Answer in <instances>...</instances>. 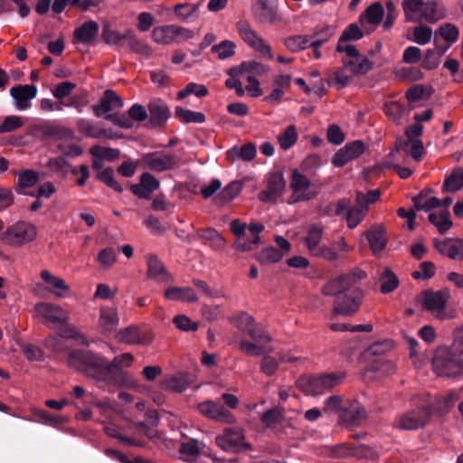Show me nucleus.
<instances>
[{"label": "nucleus", "instance_id": "f257e3e1", "mask_svg": "<svg viewBox=\"0 0 463 463\" xmlns=\"http://www.w3.org/2000/svg\"><path fill=\"white\" fill-rule=\"evenodd\" d=\"M69 363L85 376L102 386H111L110 370L106 357L89 350H75L70 354Z\"/></svg>", "mask_w": 463, "mask_h": 463}, {"label": "nucleus", "instance_id": "f03ea898", "mask_svg": "<svg viewBox=\"0 0 463 463\" xmlns=\"http://www.w3.org/2000/svg\"><path fill=\"white\" fill-rule=\"evenodd\" d=\"M450 298V292L447 288L440 290L426 289L420 294L422 309L432 317L440 320L452 319L455 313L448 310L447 304Z\"/></svg>", "mask_w": 463, "mask_h": 463}, {"label": "nucleus", "instance_id": "7ed1b4c3", "mask_svg": "<svg viewBox=\"0 0 463 463\" xmlns=\"http://www.w3.org/2000/svg\"><path fill=\"white\" fill-rule=\"evenodd\" d=\"M345 373L342 372L321 374L317 376H302L296 384L307 395H319L344 383Z\"/></svg>", "mask_w": 463, "mask_h": 463}, {"label": "nucleus", "instance_id": "20e7f679", "mask_svg": "<svg viewBox=\"0 0 463 463\" xmlns=\"http://www.w3.org/2000/svg\"><path fill=\"white\" fill-rule=\"evenodd\" d=\"M432 367L438 376L456 378L463 374V359L452 349L440 347L434 354Z\"/></svg>", "mask_w": 463, "mask_h": 463}, {"label": "nucleus", "instance_id": "39448f33", "mask_svg": "<svg viewBox=\"0 0 463 463\" xmlns=\"http://www.w3.org/2000/svg\"><path fill=\"white\" fill-rule=\"evenodd\" d=\"M37 236L36 227L26 222H17L9 225L0 235V241L12 247H21L33 241Z\"/></svg>", "mask_w": 463, "mask_h": 463}, {"label": "nucleus", "instance_id": "423d86ee", "mask_svg": "<svg viewBox=\"0 0 463 463\" xmlns=\"http://www.w3.org/2000/svg\"><path fill=\"white\" fill-rule=\"evenodd\" d=\"M179 162L180 157L177 155L165 150L146 153L138 160L143 168L157 173L173 170Z\"/></svg>", "mask_w": 463, "mask_h": 463}, {"label": "nucleus", "instance_id": "0eeeda50", "mask_svg": "<svg viewBox=\"0 0 463 463\" xmlns=\"http://www.w3.org/2000/svg\"><path fill=\"white\" fill-rule=\"evenodd\" d=\"M333 314L344 317H351L355 314L363 302L364 291L361 288H354L342 291L333 296Z\"/></svg>", "mask_w": 463, "mask_h": 463}, {"label": "nucleus", "instance_id": "6e6552de", "mask_svg": "<svg viewBox=\"0 0 463 463\" xmlns=\"http://www.w3.org/2000/svg\"><path fill=\"white\" fill-rule=\"evenodd\" d=\"M366 273L360 268H354L347 273L327 280L321 288L324 296H334L337 293L348 291L354 288V284L364 279Z\"/></svg>", "mask_w": 463, "mask_h": 463}, {"label": "nucleus", "instance_id": "1a4fd4ad", "mask_svg": "<svg viewBox=\"0 0 463 463\" xmlns=\"http://www.w3.org/2000/svg\"><path fill=\"white\" fill-rule=\"evenodd\" d=\"M194 33L191 30L177 25H164L155 27L152 31L153 40L160 44L179 43L191 39Z\"/></svg>", "mask_w": 463, "mask_h": 463}, {"label": "nucleus", "instance_id": "9d476101", "mask_svg": "<svg viewBox=\"0 0 463 463\" xmlns=\"http://www.w3.org/2000/svg\"><path fill=\"white\" fill-rule=\"evenodd\" d=\"M430 417V405L429 403L421 404L417 409L402 414L397 422V427L401 430H412L423 427L429 421Z\"/></svg>", "mask_w": 463, "mask_h": 463}, {"label": "nucleus", "instance_id": "9b49d317", "mask_svg": "<svg viewBox=\"0 0 463 463\" xmlns=\"http://www.w3.org/2000/svg\"><path fill=\"white\" fill-rule=\"evenodd\" d=\"M34 313L43 322L65 325L69 321V313L59 305L42 302L34 307Z\"/></svg>", "mask_w": 463, "mask_h": 463}, {"label": "nucleus", "instance_id": "f8f14e48", "mask_svg": "<svg viewBox=\"0 0 463 463\" xmlns=\"http://www.w3.org/2000/svg\"><path fill=\"white\" fill-rule=\"evenodd\" d=\"M216 444L224 451H239L250 445L245 441L243 430L239 427L227 428L223 434L215 438Z\"/></svg>", "mask_w": 463, "mask_h": 463}, {"label": "nucleus", "instance_id": "ddd939ff", "mask_svg": "<svg viewBox=\"0 0 463 463\" xmlns=\"http://www.w3.org/2000/svg\"><path fill=\"white\" fill-rule=\"evenodd\" d=\"M237 29L241 39L252 49L268 59H273L271 47L248 24L238 23Z\"/></svg>", "mask_w": 463, "mask_h": 463}, {"label": "nucleus", "instance_id": "4468645a", "mask_svg": "<svg viewBox=\"0 0 463 463\" xmlns=\"http://www.w3.org/2000/svg\"><path fill=\"white\" fill-rule=\"evenodd\" d=\"M198 411L203 416L224 424L236 422L235 416L222 404L207 400L197 405Z\"/></svg>", "mask_w": 463, "mask_h": 463}, {"label": "nucleus", "instance_id": "2eb2a0df", "mask_svg": "<svg viewBox=\"0 0 463 463\" xmlns=\"http://www.w3.org/2000/svg\"><path fill=\"white\" fill-rule=\"evenodd\" d=\"M133 359L134 357L131 354L125 353L115 356L112 361H109L111 386H123L128 383L127 374L122 371V368L129 367L133 363Z\"/></svg>", "mask_w": 463, "mask_h": 463}, {"label": "nucleus", "instance_id": "dca6fc26", "mask_svg": "<svg viewBox=\"0 0 463 463\" xmlns=\"http://www.w3.org/2000/svg\"><path fill=\"white\" fill-rule=\"evenodd\" d=\"M310 181L308 178L298 170L292 172L290 180V188L295 196V202L310 201L317 197V192L309 190Z\"/></svg>", "mask_w": 463, "mask_h": 463}, {"label": "nucleus", "instance_id": "f3484780", "mask_svg": "<svg viewBox=\"0 0 463 463\" xmlns=\"http://www.w3.org/2000/svg\"><path fill=\"white\" fill-rule=\"evenodd\" d=\"M366 418L364 408L356 401L348 402L339 415L340 425L348 429L360 425Z\"/></svg>", "mask_w": 463, "mask_h": 463}, {"label": "nucleus", "instance_id": "a211bd4d", "mask_svg": "<svg viewBox=\"0 0 463 463\" xmlns=\"http://www.w3.org/2000/svg\"><path fill=\"white\" fill-rule=\"evenodd\" d=\"M364 150L365 146L361 140L347 143L334 155L332 164L335 167H342L348 162L358 158Z\"/></svg>", "mask_w": 463, "mask_h": 463}, {"label": "nucleus", "instance_id": "6ab92c4d", "mask_svg": "<svg viewBox=\"0 0 463 463\" xmlns=\"http://www.w3.org/2000/svg\"><path fill=\"white\" fill-rule=\"evenodd\" d=\"M352 250L353 248L346 243L345 240L340 238L337 241L330 244H323L313 256L332 262L342 259V252H348Z\"/></svg>", "mask_w": 463, "mask_h": 463}, {"label": "nucleus", "instance_id": "aec40b11", "mask_svg": "<svg viewBox=\"0 0 463 463\" xmlns=\"http://www.w3.org/2000/svg\"><path fill=\"white\" fill-rule=\"evenodd\" d=\"M10 95L14 99L16 109L23 111L31 108V100L37 95V88L34 85H19L11 88Z\"/></svg>", "mask_w": 463, "mask_h": 463}, {"label": "nucleus", "instance_id": "412c9836", "mask_svg": "<svg viewBox=\"0 0 463 463\" xmlns=\"http://www.w3.org/2000/svg\"><path fill=\"white\" fill-rule=\"evenodd\" d=\"M448 10L444 5L436 0H428L423 3V7L418 23L434 24L440 20L447 18Z\"/></svg>", "mask_w": 463, "mask_h": 463}, {"label": "nucleus", "instance_id": "4be33fe9", "mask_svg": "<svg viewBox=\"0 0 463 463\" xmlns=\"http://www.w3.org/2000/svg\"><path fill=\"white\" fill-rule=\"evenodd\" d=\"M116 338L118 342L128 345H148L153 341V336L150 334L142 333L136 326H130L119 330L116 335Z\"/></svg>", "mask_w": 463, "mask_h": 463}, {"label": "nucleus", "instance_id": "5701e85b", "mask_svg": "<svg viewBox=\"0 0 463 463\" xmlns=\"http://www.w3.org/2000/svg\"><path fill=\"white\" fill-rule=\"evenodd\" d=\"M253 14L261 24H272L280 21L277 5L269 0H259L253 6Z\"/></svg>", "mask_w": 463, "mask_h": 463}, {"label": "nucleus", "instance_id": "b1692460", "mask_svg": "<svg viewBox=\"0 0 463 463\" xmlns=\"http://www.w3.org/2000/svg\"><path fill=\"white\" fill-rule=\"evenodd\" d=\"M160 186L159 180L150 173H143L138 184H132L131 192L139 198L150 199L152 194Z\"/></svg>", "mask_w": 463, "mask_h": 463}, {"label": "nucleus", "instance_id": "393cba45", "mask_svg": "<svg viewBox=\"0 0 463 463\" xmlns=\"http://www.w3.org/2000/svg\"><path fill=\"white\" fill-rule=\"evenodd\" d=\"M124 105L123 99L112 90H105L99 104L94 105L92 110L97 117L102 116L114 109L122 108Z\"/></svg>", "mask_w": 463, "mask_h": 463}, {"label": "nucleus", "instance_id": "a878e982", "mask_svg": "<svg viewBox=\"0 0 463 463\" xmlns=\"http://www.w3.org/2000/svg\"><path fill=\"white\" fill-rule=\"evenodd\" d=\"M147 276L164 283L174 281L173 277L167 272L165 267L157 256L149 254L146 256Z\"/></svg>", "mask_w": 463, "mask_h": 463}, {"label": "nucleus", "instance_id": "bb28decb", "mask_svg": "<svg viewBox=\"0 0 463 463\" xmlns=\"http://www.w3.org/2000/svg\"><path fill=\"white\" fill-rule=\"evenodd\" d=\"M99 31V26L96 21H87L74 30V42L76 43L90 44L98 36Z\"/></svg>", "mask_w": 463, "mask_h": 463}, {"label": "nucleus", "instance_id": "cd10ccee", "mask_svg": "<svg viewBox=\"0 0 463 463\" xmlns=\"http://www.w3.org/2000/svg\"><path fill=\"white\" fill-rule=\"evenodd\" d=\"M98 325L102 332L110 333L116 331L119 325L118 310L110 307H102L99 310Z\"/></svg>", "mask_w": 463, "mask_h": 463}, {"label": "nucleus", "instance_id": "c85d7f7f", "mask_svg": "<svg viewBox=\"0 0 463 463\" xmlns=\"http://www.w3.org/2000/svg\"><path fill=\"white\" fill-rule=\"evenodd\" d=\"M325 227L320 223H315L308 227L304 240L305 246L313 256L323 244L321 243Z\"/></svg>", "mask_w": 463, "mask_h": 463}, {"label": "nucleus", "instance_id": "c756f323", "mask_svg": "<svg viewBox=\"0 0 463 463\" xmlns=\"http://www.w3.org/2000/svg\"><path fill=\"white\" fill-rule=\"evenodd\" d=\"M463 398V387L452 391L446 395L439 397L434 404V411L439 415L448 413L455 405L456 402Z\"/></svg>", "mask_w": 463, "mask_h": 463}, {"label": "nucleus", "instance_id": "7c9ffc66", "mask_svg": "<svg viewBox=\"0 0 463 463\" xmlns=\"http://www.w3.org/2000/svg\"><path fill=\"white\" fill-rule=\"evenodd\" d=\"M149 120L152 125L159 126L164 124L169 118V109L166 104L161 99L151 100L148 104Z\"/></svg>", "mask_w": 463, "mask_h": 463}, {"label": "nucleus", "instance_id": "2f4dec72", "mask_svg": "<svg viewBox=\"0 0 463 463\" xmlns=\"http://www.w3.org/2000/svg\"><path fill=\"white\" fill-rule=\"evenodd\" d=\"M165 298L171 301L196 302L198 297L190 287H170L165 291Z\"/></svg>", "mask_w": 463, "mask_h": 463}, {"label": "nucleus", "instance_id": "473e14b6", "mask_svg": "<svg viewBox=\"0 0 463 463\" xmlns=\"http://www.w3.org/2000/svg\"><path fill=\"white\" fill-rule=\"evenodd\" d=\"M41 278L48 284V289L58 298H64L65 293L70 290V287L66 284L64 279L52 275L46 269L41 272Z\"/></svg>", "mask_w": 463, "mask_h": 463}, {"label": "nucleus", "instance_id": "72a5a7b5", "mask_svg": "<svg viewBox=\"0 0 463 463\" xmlns=\"http://www.w3.org/2000/svg\"><path fill=\"white\" fill-rule=\"evenodd\" d=\"M291 81V76L288 74H282L277 76L272 82V91L269 96L264 98V100L268 103L279 101L284 95V90L288 88Z\"/></svg>", "mask_w": 463, "mask_h": 463}, {"label": "nucleus", "instance_id": "f704fd0d", "mask_svg": "<svg viewBox=\"0 0 463 463\" xmlns=\"http://www.w3.org/2000/svg\"><path fill=\"white\" fill-rule=\"evenodd\" d=\"M463 188V167H457L445 178L441 192L456 193Z\"/></svg>", "mask_w": 463, "mask_h": 463}, {"label": "nucleus", "instance_id": "c9c22d12", "mask_svg": "<svg viewBox=\"0 0 463 463\" xmlns=\"http://www.w3.org/2000/svg\"><path fill=\"white\" fill-rule=\"evenodd\" d=\"M17 177L16 191L19 194H25L23 190L33 187L40 179L39 174L33 170H19L15 173Z\"/></svg>", "mask_w": 463, "mask_h": 463}, {"label": "nucleus", "instance_id": "e433bc0d", "mask_svg": "<svg viewBox=\"0 0 463 463\" xmlns=\"http://www.w3.org/2000/svg\"><path fill=\"white\" fill-rule=\"evenodd\" d=\"M269 71V68L262 64L260 62L255 61H248L242 62L240 66L232 67V73H249L250 75L255 77V76H262L266 73H268Z\"/></svg>", "mask_w": 463, "mask_h": 463}, {"label": "nucleus", "instance_id": "4c0bfd02", "mask_svg": "<svg viewBox=\"0 0 463 463\" xmlns=\"http://www.w3.org/2000/svg\"><path fill=\"white\" fill-rule=\"evenodd\" d=\"M424 0H402V8L405 22L418 23Z\"/></svg>", "mask_w": 463, "mask_h": 463}, {"label": "nucleus", "instance_id": "58836bf2", "mask_svg": "<svg viewBox=\"0 0 463 463\" xmlns=\"http://www.w3.org/2000/svg\"><path fill=\"white\" fill-rule=\"evenodd\" d=\"M365 236L374 254L381 252L385 248L387 240L382 228H373L365 232Z\"/></svg>", "mask_w": 463, "mask_h": 463}, {"label": "nucleus", "instance_id": "ea45409f", "mask_svg": "<svg viewBox=\"0 0 463 463\" xmlns=\"http://www.w3.org/2000/svg\"><path fill=\"white\" fill-rule=\"evenodd\" d=\"M76 125L78 130L87 137L93 138H100L106 136V131L104 129H102L97 124L89 119L80 118L77 120Z\"/></svg>", "mask_w": 463, "mask_h": 463}, {"label": "nucleus", "instance_id": "a19ab883", "mask_svg": "<svg viewBox=\"0 0 463 463\" xmlns=\"http://www.w3.org/2000/svg\"><path fill=\"white\" fill-rule=\"evenodd\" d=\"M343 63L348 67L354 74L364 75L373 68V63L368 58L356 56L354 59L344 60Z\"/></svg>", "mask_w": 463, "mask_h": 463}, {"label": "nucleus", "instance_id": "79ce46f5", "mask_svg": "<svg viewBox=\"0 0 463 463\" xmlns=\"http://www.w3.org/2000/svg\"><path fill=\"white\" fill-rule=\"evenodd\" d=\"M380 280L382 282L380 291L383 294H389L394 291L399 286V279L388 267L383 269L380 276Z\"/></svg>", "mask_w": 463, "mask_h": 463}, {"label": "nucleus", "instance_id": "37998d69", "mask_svg": "<svg viewBox=\"0 0 463 463\" xmlns=\"http://www.w3.org/2000/svg\"><path fill=\"white\" fill-rule=\"evenodd\" d=\"M429 221L436 226L441 233L446 232L452 226L450 213L447 209L442 210L439 213H430L429 214Z\"/></svg>", "mask_w": 463, "mask_h": 463}, {"label": "nucleus", "instance_id": "c03bdc74", "mask_svg": "<svg viewBox=\"0 0 463 463\" xmlns=\"http://www.w3.org/2000/svg\"><path fill=\"white\" fill-rule=\"evenodd\" d=\"M242 185L238 181L231 182L215 197L216 203H226L232 201L241 191Z\"/></svg>", "mask_w": 463, "mask_h": 463}, {"label": "nucleus", "instance_id": "a18cd8bd", "mask_svg": "<svg viewBox=\"0 0 463 463\" xmlns=\"http://www.w3.org/2000/svg\"><path fill=\"white\" fill-rule=\"evenodd\" d=\"M199 236L204 240L206 244L215 250L222 249L225 244L222 236L213 228L202 230L199 232Z\"/></svg>", "mask_w": 463, "mask_h": 463}, {"label": "nucleus", "instance_id": "49530a36", "mask_svg": "<svg viewBox=\"0 0 463 463\" xmlns=\"http://www.w3.org/2000/svg\"><path fill=\"white\" fill-rule=\"evenodd\" d=\"M256 156V147L253 144L248 143L241 147L233 146L228 152V156L235 160L251 161Z\"/></svg>", "mask_w": 463, "mask_h": 463}, {"label": "nucleus", "instance_id": "de8ad7c7", "mask_svg": "<svg viewBox=\"0 0 463 463\" xmlns=\"http://www.w3.org/2000/svg\"><path fill=\"white\" fill-rule=\"evenodd\" d=\"M175 116L182 123H203L205 121L203 113L186 109L182 107L175 108Z\"/></svg>", "mask_w": 463, "mask_h": 463}, {"label": "nucleus", "instance_id": "09e8293b", "mask_svg": "<svg viewBox=\"0 0 463 463\" xmlns=\"http://www.w3.org/2000/svg\"><path fill=\"white\" fill-rule=\"evenodd\" d=\"M256 260L262 265L279 262L283 258V253L274 247H267L255 254Z\"/></svg>", "mask_w": 463, "mask_h": 463}, {"label": "nucleus", "instance_id": "8fccbe9b", "mask_svg": "<svg viewBox=\"0 0 463 463\" xmlns=\"http://www.w3.org/2000/svg\"><path fill=\"white\" fill-rule=\"evenodd\" d=\"M414 206L417 210L430 212L432 209L441 207V200L438 197H427L423 193H420L412 199Z\"/></svg>", "mask_w": 463, "mask_h": 463}, {"label": "nucleus", "instance_id": "3c124183", "mask_svg": "<svg viewBox=\"0 0 463 463\" xmlns=\"http://www.w3.org/2000/svg\"><path fill=\"white\" fill-rule=\"evenodd\" d=\"M298 138L297 128L294 125H290L278 137V143L281 149L287 151L296 144Z\"/></svg>", "mask_w": 463, "mask_h": 463}, {"label": "nucleus", "instance_id": "603ef678", "mask_svg": "<svg viewBox=\"0 0 463 463\" xmlns=\"http://www.w3.org/2000/svg\"><path fill=\"white\" fill-rule=\"evenodd\" d=\"M263 344L260 343H251L248 340H241L239 343V348L241 352L252 355L259 356L263 354H269L274 351L272 347H265L262 346Z\"/></svg>", "mask_w": 463, "mask_h": 463}, {"label": "nucleus", "instance_id": "864d4df0", "mask_svg": "<svg viewBox=\"0 0 463 463\" xmlns=\"http://www.w3.org/2000/svg\"><path fill=\"white\" fill-rule=\"evenodd\" d=\"M128 46L133 52L146 58L152 55L153 51L146 42L137 38L131 30H128Z\"/></svg>", "mask_w": 463, "mask_h": 463}, {"label": "nucleus", "instance_id": "5fc2aeb1", "mask_svg": "<svg viewBox=\"0 0 463 463\" xmlns=\"http://www.w3.org/2000/svg\"><path fill=\"white\" fill-rule=\"evenodd\" d=\"M438 33L449 43V47L455 43L459 38L458 28L450 23L441 24L438 29Z\"/></svg>", "mask_w": 463, "mask_h": 463}, {"label": "nucleus", "instance_id": "6e6d98bb", "mask_svg": "<svg viewBox=\"0 0 463 463\" xmlns=\"http://www.w3.org/2000/svg\"><path fill=\"white\" fill-rule=\"evenodd\" d=\"M164 384L168 390L182 392L189 387L190 382L185 374H178L165 380Z\"/></svg>", "mask_w": 463, "mask_h": 463}, {"label": "nucleus", "instance_id": "4d7b16f0", "mask_svg": "<svg viewBox=\"0 0 463 463\" xmlns=\"http://www.w3.org/2000/svg\"><path fill=\"white\" fill-rule=\"evenodd\" d=\"M364 17L370 24H379L384 17V9L380 3H373L364 12Z\"/></svg>", "mask_w": 463, "mask_h": 463}, {"label": "nucleus", "instance_id": "13d9d810", "mask_svg": "<svg viewBox=\"0 0 463 463\" xmlns=\"http://www.w3.org/2000/svg\"><path fill=\"white\" fill-rule=\"evenodd\" d=\"M239 331L246 333L251 325L255 322L254 318L246 312H241L232 316L229 318Z\"/></svg>", "mask_w": 463, "mask_h": 463}, {"label": "nucleus", "instance_id": "bf43d9fd", "mask_svg": "<svg viewBox=\"0 0 463 463\" xmlns=\"http://www.w3.org/2000/svg\"><path fill=\"white\" fill-rule=\"evenodd\" d=\"M46 167H48L52 173L61 175L62 178L68 176L67 168L69 167V162L64 156L50 158L46 163Z\"/></svg>", "mask_w": 463, "mask_h": 463}, {"label": "nucleus", "instance_id": "052dcab7", "mask_svg": "<svg viewBox=\"0 0 463 463\" xmlns=\"http://www.w3.org/2000/svg\"><path fill=\"white\" fill-rule=\"evenodd\" d=\"M211 51L221 60L232 57L235 53V43L229 40L222 41L212 47Z\"/></svg>", "mask_w": 463, "mask_h": 463}, {"label": "nucleus", "instance_id": "680f3d73", "mask_svg": "<svg viewBox=\"0 0 463 463\" xmlns=\"http://www.w3.org/2000/svg\"><path fill=\"white\" fill-rule=\"evenodd\" d=\"M246 334L252 338L255 342L260 344H267L271 342V337L265 328L257 323H253Z\"/></svg>", "mask_w": 463, "mask_h": 463}, {"label": "nucleus", "instance_id": "e2e57ef3", "mask_svg": "<svg viewBox=\"0 0 463 463\" xmlns=\"http://www.w3.org/2000/svg\"><path fill=\"white\" fill-rule=\"evenodd\" d=\"M364 207H352L348 209L345 214L347 226L350 229H354L364 219L366 215Z\"/></svg>", "mask_w": 463, "mask_h": 463}, {"label": "nucleus", "instance_id": "0e129e2a", "mask_svg": "<svg viewBox=\"0 0 463 463\" xmlns=\"http://www.w3.org/2000/svg\"><path fill=\"white\" fill-rule=\"evenodd\" d=\"M422 130L423 127L418 122L409 126L405 131L408 140L399 143L396 146L397 151H407V146H410V141L418 139L417 137L422 134Z\"/></svg>", "mask_w": 463, "mask_h": 463}, {"label": "nucleus", "instance_id": "69168bd1", "mask_svg": "<svg viewBox=\"0 0 463 463\" xmlns=\"http://www.w3.org/2000/svg\"><path fill=\"white\" fill-rule=\"evenodd\" d=\"M175 14L184 21H190L197 17L198 5L191 4H178L175 6Z\"/></svg>", "mask_w": 463, "mask_h": 463}, {"label": "nucleus", "instance_id": "338daca9", "mask_svg": "<svg viewBox=\"0 0 463 463\" xmlns=\"http://www.w3.org/2000/svg\"><path fill=\"white\" fill-rule=\"evenodd\" d=\"M309 40L307 36L294 35L288 37L284 41L285 46L291 52H297L307 48Z\"/></svg>", "mask_w": 463, "mask_h": 463}, {"label": "nucleus", "instance_id": "774afa93", "mask_svg": "<svg viewBox=\"0 0 463 463\" xmlns=\"http://www.w3.org/2000/svg\"><path fill=\"white\" fill-rule=\"evenodd\" d=\"M413 41L420 44L425 45L431 41L432 38V29L427 25H420L413 29Z\"/></svg>", "mask_w": 463, "mask_h": 463}]
</instances>
